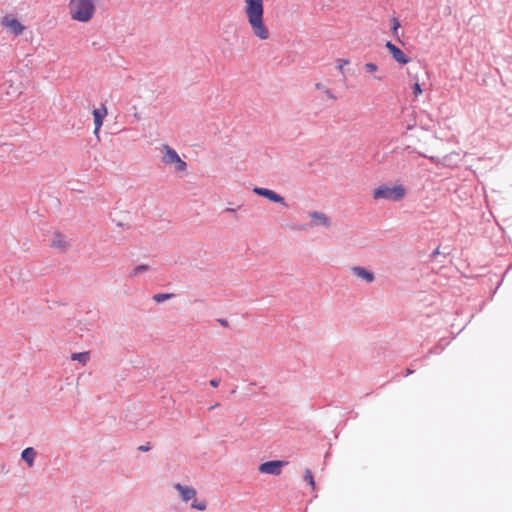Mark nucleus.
<instances>
[{
    "label": "nucleus",
    "instance_id": "f257e3e1",
    "mask_svg": "<svg viewBox=\"0 0 512 512\" xmlns=\"http://www.w3.org/2000/svg\"><path fill=\"white\" fill-rule=\"evenodd\" d=\"M243 11L252 35L261 41L268 40L271 31L264 20L263 0H244Z\"/></svg>",
    "mask_w": 512,
    "mask_h": 512
},
{
    "label": "nucleus",
    "instance_id": "f03ea898",
    "mask_svg": "<svg viewBox=\"0 0 512 512\" xmlns=\"http://www.w3.org/2000/svg\"><path fill=\"white\" fill-rule=\"evenodd\" d=\"M67 9L70 18L79 23L90 22L96 13V5L92 0H69Z\"/></svg>",
    "mask_w": 512,
    "mask_h": 512
},
{
    "label": "nucleus",
    "instance_id": "7ed1b4c3",
    "mask_svg": "<svg viewBox=\"0 0 512 512\" xmlns=\"http://www.w3.org/2000/svg\"><path fill=\"white\" fill-rule=\"evenodd\" d=\"M406 195V189L403 185H395L389 187L387 185H380L373 191V198L375 200L385 199L390 201H400Z\"/></svg>",
    "mask_w": 512,
    "mask_h": 512
},
{
    "label": "nucleus",
    "instance_id": "20e7f679",
    "mask_svg": "<svg viewBox=\"0 0 512 512\" xmlns=\"http://www.w3.org/2000/svg\"><path fill=\"white\" fill-rule=\"evenodd\" d=\"M161 152V161L164 165L174 166L177 172H183L186 170L187 164L180 158L176 150L168 145H162Z\"/></svg>",
    "mask_w": 512,
    "mask_h": 512
},
{
    "label": "nucleus",
    "instance_id": "39448f33",
    "mask_svg": "<svg viewBox=\"0 0 512 512\" xmlns=\"http://www.w3.org/2000/svg\"><path fill=\"white\" fill-rule=\"evenodd\" d=\"M1 25L15 36L21 35L25 30V26L12 15L3 16L1 19Z\"/></svg>",
    "mask_w": 512,
    "mask_h": 512
},
{
    "label": "nucleus",
    "instance_id": "423d86ee",
    "mask_svg": "<svg viewBox=\"0 0 512 512\" xmlns=\"http://www.w3.org/2000/svg\"><path fill=\"white\" fill-rule=\"evenodd\" d=\"M286 465V462L281 460H272L260 464L258 470L262 474H269L278 476L282 472V468Z\"/></svg>",
    "mask_w": 512,
    "mask_h": 512
},
{
    "label": "nucleus",
    "instance_id": "0eeeda50",
    "mask_svg": "<svg viewBox=\"0 0 512 512\" xmlns=\"http://www.w3.org/2000/svg\"><path fill=\"white\" fill-rule=\"evenodd\" d=\"M385 47L388 49L392 58L399 64L405 65L410 62V58L391 41H387Z\"/></svg>",
    "mask_w": 512,
    "mask_h": 512
},
{
    "label": "nucleus",
    "instance_id": "6e6552de",
    "mask_svg": "<svg viewBox=\"0 0 512 512\" xmlns=\"http://www.w3.org/2000/svg\"><path fill=\"white\" fill-rule=\"evenodd\" d=\"M107 114H108V111L104 105H102L98 109L93 110V118H94V125H95L94 134L96 136H98L100 128H101L103 121H104L105 117L107 116Z\"/></svg>",
    "mask_w": 512,
    "mask_h": 512
},
{
    "label": "nucleus",
    "instance_id": "1a4fd4ad",
    "mask_svg": "<svg viewBox=\"0 0 512 512\" xmlns=\"http://www.w3.org/2000/svg\"><path fill=\"white\" fill-rule=\"evenodd\" d=\"M253 191L257 195L263 196L272 202L284 204V198L270 189L255 187Z\"/></svg>",
    "mask_w": 512,
    "mask_h": 512
},
{
    "label": "nucleus",
    "instance_id": "9d476101",
    "mask_svg": "<svg viewBox=\"0 0 512 512\" xmlns=\"http://www.w3.org/2000/svg\"><path fill=\"white\" fill-rule=\"evenodd\" d=\"M50 246L55 249L65 251L69 247V242L67 241L66 237L63 234H61L59 232H55L52 235V239L50 241Z\"/></svg>",
    "mask_w": 512,
    "mask_h": 512
},
{
    "label": "nucleus",
    "instance_id": "9b49d317",
    "mask_svg": "<svg viewBox=\"0 0 512 512\" xmlns=\"http://www.w3.org/2000/svg\"><path fill=\"white\" fill-rule=\"evenodd\" d=\"M312 224L315 226L329 227L331 225L330 218L323 212L314 211L309 214Z\"/></svg>",
    "mask_w": 512,
    "mask_h": 512
},
{
    "label": "nucleus",
    "instance_id": "f8f14e48",
    "mask_svg": "<svg viewBox=\"0 0 512 512\" xmlns=\"http://www.w3.org/2000/svg\"><path fill=\"white\" fill-rule=\"evenodd\" d=\"M174 488L179 492L181 499L184 502H188L196 496V490L189 486H183L181 484H175Z\"/></svg>",
    "mask_w": 512,
    "mask_h": 512
},
{
    "label": "nucleus",
    "instance_id": "ddd939ff",
    "mask_svg": "<svg viewBox=\"0 0 512 512\" xmlns=\"http://www.w3.org/2000/svg\"><path fill=\"white\" fill-rule=\"evenodd\" d=\"M352 273L355 276H357L358 278H361L368 283H371L374 281V274L372 272L366 270L363 267H359V266L352 267Z\"/></svg>",
    "mask_w": 512,
    "mask_h": 512
},
{
    "label": "nucleus",
    "instance_id": "4468645a",
    "mask_svg": "<svg viewBox=\"0 0 512 512\" xmlns=\"http://www.w3.org/2000/svg\"><path fill=\"white\" fill-rule=\"evenodd\" d=\"M21 457L29 467H32L36 457V452L33 448L28 447L22 451Z\"/></svg>",
    "mask_w": 512,
    "mask_h": 512
},
{
    "label": "nucleus",
    "instance_id": "2eb2a0df",
    "mask_svg": "<svg viewBox=\"0 0 512 512\" xmlns=\"http://www.w3.org/2000/svg\"><path fill=\"white\" fill-rule=\"evenodd\" d=\"M364 69L367 73L372 75L373 79L377 81H382V77L376 75V73L379 71V67L377 64L368 62L364 65Z\"/></svg>",
    "mask_w": 512,
    "mask_h": 512
},
{
    "label": "nucleus",
    "instance_id": "dca6fc26",
    "mask_svg": "<svg viewBox=\"0 0 512 512\" xmlns=\"http://www.w3.org/2000/svg\"><path fill=\"white\" fill-rule=\"evenodd\" d=\"M71 359L74 361H78L82 365H86V363L90 359V353L89 352L74 353L71 355Z\"/></svg>",
    "mask_w": 512,
    "mask_h": 512
},
{
    "label": "nucleus",
    "instance_id": "f3484780",
    "mask_svg": "<svg viewBox=\"0 0 512 512\" xmlns=\"http://www.w3.org/2000/svg\"><path fill=\"white\" fill-rule=\"evenodd\" d=\"M149 270V265L147 264H141L136 267H134L130 273L131 277H137L141 273H144Z\"/></svg>",
    "mask_w": 512,
    "mask_h": 512
},
{
    "label": "nucleus",
    "instance_id": "a211bd4d",
    "mask_svg": "<svg viewBox=\"0 0 512 512\" xmlns=\"http://www.w3.org/2000/svg\"><path fill=\"white\" fill-rule=\"evenodd\" d=\"M173 297H174V294H172V293H159V294H155L153 296V300L156 301L157 303H161V302L171 299Z\"/></svg>",
    "mask_w": 512,
    "mask_h": 512
},
{
    "label": "nucleus",
    "instance_id": "6ab92c4d",
    "mask_svg": "<svg viewBox=\"0 0 512 512\" xmlns=\"http://www.w3.org/2000/svg\"><path fill=\"white\" fill-rule=\"evenodd\" d=\"M304 480L309 483L312 489H315V481L311 470L306 469L304 472Z\"/></svg>",
    "mask_w": 512,
    "mask_h": 512
},
{
    "label": "nucleus",
    "instance_id": "aec40b11",
    "mask_svg": "<svg viewBox=\"0 0 512 512\" xmlns=\"http://www.w3.org/2000/svg\"><path fill=\"white\" fill-rule=\"evenodd\" d=\"M191 507L194 508V509H197L199 511H204L206 510L207 508V504L205 501H194L192 504H191Z\"/></svg>",
    "mask_w": 512,
    "mask_h": 512
},
{
    "label": "nucleus",
    "instance_id": "412c9836",
    "mask_svg": "<svg viewBox=\"0 0 512 512\" xmlns=\"http://www.w3.org/2000/svg\"><path fill=\"white\" fill-rule=\"evenodd\" d=\"M350 61L348 59H338L337 60V69L343 73L344 67L348 66Z\"/></svg>",
    "mask_w": 512,
    "mask_h": 512
},
{
    "label": "nucleus",
    "instance_id": "4be33fe9",
    "mask_svg": "<svg viewBox=\"0 0 512 512\" xmlns=\"http://www.w3.org/2000/svg\"><path fill=\"white\" fill-rule=\"evenodd\" d=\"M414 97H419L423 91L419 82H415L412 86Z\"/></svg>",
    "mask_w": 512,
    "mask_h": 512
},
{
    "label": "nucleus",
    "instance_id": "5701e85b",
    "mask_svg": "<svg viewBox=\"0 0 512 512\" xmlns=\"http://www.w3.org/2000/svg\"><path fill=\"white\" fill-rule=\"evenodd\" d=\"M391 22H392V28H391L392 33H393V35H397L398 29L400 27V22L395 17L391 19Z\"/></svg>",
    "mask_w": 512,
    "mask_h": 512
},
{
    "label": "nucleus",
    "instance_id": "b1692460",
    "mask_svg": "<svg viewBox=\"0 0 512 512\" xmlns=\"http://www.w3.org/2000/svg\"><path fill=\"white\" fill-rule=\"evenodd\" d=\"M150 449H151L150 443H146L145 445H141V446L138 447V450L142 451V452H147Z\"/></svg>",
    "mask_w": 512,
    "mask_h": 512
},
{
    "label": "nucleus",
    "instance_id": "393cba45",
    "mask_svg": "<svg viewBox=\"0 0 512 512\" xmlns=\"http://www.w3.org/2000/svg\"><path fill=\"white\" fill-rule=\"evenodd\" d=\"M324 93H325V95H326L328 98H330V99H332V100H336V96H335V95H334V94H333V93H332L328 88H327V89H325V92H324Z\"/></svg>",
    "mask_w": 512,
    "mask_h": 512
},
{
    "label": "nucleus",
    "instance_id": "a878e982",
    "mask_svg": "<svg viewBox=\"0 0 512 512\" xmlns=\"http://www.w3.org/2000/svg\"><path fill=\"white\" fill-rule=\"evenodd\" d=\"M219 383H220L219 379H212V380H210V385L212 387H218Z\"/></svg>",
    "mask_w": 512,
    "mask_h": 512
},
{
    "label": "nucleus",
    "instance_id": "bb28decb",
    "mask_svg": "<svg viewBox=\"0 0 512 512\" xmlns=\"http://www.w3.org/2000/svg\"><path fill=\"white\" fill-rule=\"evenodd\" d=\"M315 87H316V89H318V90H323L324 92H325V89H327V88H326L323 84H321V83H317V84L315 85Z\"/></svg>",
    "mask_w": 512,
    "mask_h": 512
},
{
    "label": "nucleus",
    "instance_id": "cd10ccee",
    "mask_svg": "<svg viewBox=\"0 0 512 512\" xmlns=\"http://www.w3.org/2000/svg\"><path fill=\"white\" fill-rule=\"evenodd\" d=\"M226 211L227 212H234V209L233 208H227Z\"/></svg>",
    "mask_w": 512,
    "mask_h": 512
}]
</instances>
